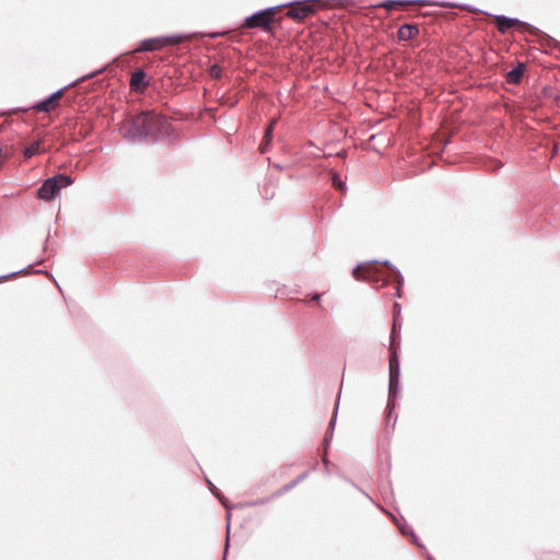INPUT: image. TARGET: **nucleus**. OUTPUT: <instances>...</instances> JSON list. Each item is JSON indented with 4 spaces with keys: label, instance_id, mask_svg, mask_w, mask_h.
I'll list each match as a JSON object with an SVG mask.
<instances>
[{
    "label": "nucleus",
    "instance_id": "nucleus-1",
    "mask_svg": "<svg viewBox=\"0 0 560 560\" xmlns=\"http://www.w3.org/2000/svg\"><path fill=\"white\" fill-rule=\"evenodd\" d=\"M120 131L131 142L147 141L154 144L171 137L174 129L165 116L155 112L143 110L127 119Z\"/></svg>",
    "mask_w": 560,
    "mask_h": 560
},
{
    "label": "nucleus",
    "instance_id": "nucleus-2",
    "mask_svg": "<svg viewBox=\"0 0 560 560\" xmlns=\"http://www.w3.org/2000/svg\"><path fill=\"white\" fill-rule=\"evenodd\" d=\"M352 276L357 280H365L375 287L393 283L396 289L395 296L401 298L404 277L400 270L387 259L362 262L353 268Z\"/></svg>",
    "mask_w": 560,
    "mask_h": 560
},
{
    "label": "nucleus",
    "instance_id": "nucleus-3",
    "mask_svg": "<svg viewBox=\"0 0 560 560\" xmlns=\"http://www.w3.org/2000/svg\"><path fill=\"white\" fill-rule=\"evenodd\" d=\"M491 16L495 19V21H497L495 27L502 34H505L509 30H511L515 26H521L524 32L538 37V39L540 40V43L542 45L549 46L552 48L560 47V43L558 40H556L553 37L548 35L547 33L540 31L539 28H537L536 26H534L527 22L521 21L517 18L508 16L504 14L491 15Z\"/></svg>",
    "mask_w": 560,
    "mask_h": 560
},
{
    "label": "nucleus",
    "instance_id": "nucleus-4",
    "mask_svg": "<svg viewBox=\"0 0 560 560\" xmlns=\"http://www.w3.org/2000/svg\"><path fill=\"white\" fill-rule=\"evenodd\" d=\"M278 11V5L257 10L244 19L243 26L248 30L259 28L266 33H272L275 23L280 22V19L277 18Z\"/></svg>",
    "mask_w": 560,
    "mask_h": 560
},
{
    "label": "nucleus",
    "instance_id": "nucleus-5",
    "mask_svg": "<svg viewBox=\"0 0 560 560\" xmlns=\"http://www.w3.org/2000/svg\"><path fill=\"white\" fill-rule=\"evenodd\" d=\"M104 68H100L97 70H94L88 74H84L74 81L70 82L69 84L60 88L59 90L52 92L50 95L46 96L45 98L37 101V114H50L51 112L56 110L60 104L61 101L65 97V92L70 86H74L80 82L85 81L86 79L94 78L96 74L102 73Z\"/></svg>",
    "mask_w": 560,
    "mask_h": 560
},
{
    "label": "nucleus",
    "instance_id": "nucleus-6",
    "mask_svg": "<svg viewBox=\"0 0 560 560\" xmlns=\"http://www.w3.org/2000/svg\"><path fill=\"white\" fill-rule=\"evenodd\" d=\"M73 184V178L66 173H57L46 178L37 188V198L46 201L54 200L59 196L60 190Z\"/></svg>",
    "mask_w": 560,
    "mask_h": 560
},
{
    "label": "nucleus",
    "instance_id": "nucleus-7",
    "mask_svg": "<svg viewBox=\"0 0 560 560\" xmlns=\"http://www.w3.org/2000/svg\"><path fill=\"white\" fill-rule=\"evenodd\" d=\"M186 38L185 34L162 35L149 37L140 40L135 49V52H153L161 50L165 46H175L180 44Z\"/></svg>",
    "mask_w": 560,
    "mask_h": 560
},
{
    "label": "nucleus",
    "instance_id": "nucleus-8",
    "mask_svg": "<svg viewBox=\"0 0 560 560\" xmlns=\"http://www.w3.org/2000/svg\"><path fill=\"white\" fill-rule=\"evenodd\" d=\"M410 3H421L425 5H436L441 8H448L451 5H454L450 1H435V0H384L383 2H380L378 4L374 5L375 8H384L387 10H393L397 5L400 4H410Z\"/></svg>",
    "mask_w": 560,
    "mask_h": 560
},
{
    "label": "nucleus",
    "instance_id": "nucleus-9",
    "mask_svg": "<svg viewBox=\"0 0 560 560\" xmlns=\"http://www.w3.org/2000/svg\"><path fill=\"white\" fill-rule=\"evenodd\" d=\"M400 374H388V398L386 405L387 419L396 408L395 399L399 394Z\"/></svg>",
    "mask_w": 560,
    "mask_h": 560
},
{
    "label": "nucleus",
    "instance_id": "nucleus-10",
    "mask_svg": "<svg viewBox=\"0 0 560 560\" xmlns=\"http://www.w3.org/2000/svg\"><path fill=\"white\" fill-rule=\"evenodd\" d=\"M149 80L143 69H137L132 72L130 78V89L133 92H143L149 86Z\"/></svg>",
    "mask_w": 560,
    "mask_h": 560
},
{
    "label": "nucleus",
    "instance_id": "nucleus-11",
    "mask_svg": "<svg viewBox=\"0 0 560 560\" xmlns=\"http://www.w3.org/2000/svg\"><path fill=\"white\" fill-rule=\"evenodd\" d=\"M420 34V28L417 24L413 23H405L399 26L397 31V38L400 42H406L413 39Z\"/></svg>",
    "mask_w": 560,
    "mask_h": 560
},
{
    "label": "nucleus",
    "instance_id": "nucleus-12",
    "mask_svg": "<svg viewBox=\"0 0 560 560\" xmlns=\"http://www.w3.org/2000/svg\"><path fill=\"white\" fill-rule=\"evenodd\" d=\"M338 407H339V398L337 399V402L335 405V409H334L331 419L329 421L327 431H326L325 436L323 439V451L325 453H328V450L330 447V443H331V440H332V436H334V431H335L336 420H337V415H338Z\"/></svg>",
    "mask_w": 560,
    "mask_h": 560
},
{
    "label": "nucleus",
    "instance_id": "nucleus-13",
    "mask_svg": "<svg viewBox=\"0 0 560 560\" xmlns=\"http://www.w3.org/2000/svg\"><path fill=\"white\" fill-rule=\"evenodd\" d=\"M526 66L524 62H518L515 67H513L511 70H509L505 74V80L510 84H520L524 73H525Z\"/></svg>",
    "mask_w": 560,
    "mask_h": 560
},
{
    "label": "nucleus",
    "instance_id": "nucleus-14",
    "mask_svg": "<svg viewBox=\"0 0 560 560\" xmlns=\"http://www.w3.org/2000/svg\"><path fill=\"white\" fill-rule=\"evenodd\" d=\"M400 374V361L397 346L389 347L388 374Z\"/></svg>",
    "mask_w": 560,
    "mask_h": 560
},
{
    "label": "nucleus",
    "instance_id": "nucleus-15",
    "mask_svg": "<svg viewBox=\"0 0 560 560\" xmlns=\"http://www.w3.org/2000/svg\"><path fill=\"white\" fill-rule=\"evenodd\" d=\"M400 330H401V324L399 323V319L393 318V325H392V330H390V335H389V347L397 346V349L399 348Z\"/></svg>",
    "mask_w": 560,
    "mask_h": 560
},
{
    "label": "nucleus",
    "instance_id": "nucleus-16",
    "mask_svg": "<svg viewBox=\"0 0 560 560\" xmlns=\"http://www.w3.org/2000/svg\"><path fill=\"white\" fill-rule=\"evenodd\" d=\"M210 492L222 503V505L230 511L232 509L230 501L209 480L206 479Z\"/></svg>",
    "mask_w": 560,
    "mask_h": 560
},
{
    "label": "nucleus",
    "instance_id": "nucleus-17",
    "mask_svg": "<svg viewBox=\"0 0 560 560\" xmlns=\"http://www.w3.org/2000/svg\"><path fill=\"white\" fill-rule=\"evenodd\" d=\"M35 262H31L28 264L25 268H22L20 270H16V271H12L8 275H3V276H0V282H2L3 280H8V279H11L18 275H22V273H34L35 272Z\"/></svg>",
    "mask_w": 560,
    "mask_h": 560
},
{
    "label": "nucleus",
    "instance_id": "nucleus-18",
    "mask_svg": "<svg viewBox=\"0 0 560 560\" xmlns=\"http://www.w3.org/2000/svg\"><path fill=\"white\" fill-rule=\"evenodd\" d=\"M92 133V126L90 124H83L79 128L74 129L75 140L80 141L88 138Z\"/></svg>",
    "mask_w": 560,
    "mask_h": 560
},
{
    "label": "nucleus",
    "instance_id": "nucleus-19",
    "mask_svg": "<svg viewBox=\"0 0 560 560\" xmlns=\"http://www.w3.org/2000/svg\"><path fill=\"white\" fill-rule=\"evenodd\" d=\"M330 180H331L332 187L336 190H339V191H342V192L347 190L346 183L341 179L340 175L337 172H331Z\"/></svg>",
    "mask_w": 560,
    "mask_h": 560
},
{
    "label": "nucleus",
    "instance_id": "nucleus-20",
    "mask_svg": "<svg viewBox=\"0 0 560 560\" xmlns=\"http://www.w3.org/2000/svg\"><path fill=\"white\" fill-rule=\"evenodd\" d=\"M272 500H276L275 497H272V493L268 497H265V498H260V499H256V500H252V501H246L243 503V506L245 508H255V506H259V505H262V504H267L269 502H271Z\"/></svg>",
    "mask_w": 560,
    "mask_h": 560
},
{
    "label": "nucleus",
    "instance_id": "nucleus-21",
    "mask_svg": "<svg viewBox=\"0 0 560 560\" xmlns=\"http://www.w3.org/2000/svg\"><path fill=\"white\" fill-rule=\"evenodd\" d=\"M277 124V119L271 120L264 130V138L267 140V145H270L273 138V129Z\"/></svg>",
    "mask_w": 560,
    "mask_h": 560
},
{
    "label": "nucleus",
    "instance_id": "nucleus-22",
    "mask_svg": "<svg viewBox=\"0 0 560 560\" xmlns=\"http://www.w3.org/2000/svg\"><path fill=\"white\" fill-rule=\"evenodd\" d=\"M296 486L295 483H293V480L290 481L289 483L282 486L280 489H278L277 491L272 492V497H275L276 499L280 498L281 495H283L284 493L291 491L292 489H294Z\"/></svg>",
    "mask_w": 560,
    "mask_h": 560
},
{
    "label": "nucleus",
    "instance_id": "nucleus-23",
    "mask_svg": "<svg viewBox=\"0 0 560 560\" xmlns=\"http://www.w3.org/2000/svg\"><path fill=\"white\" fill-rule=\"evenodd\" d=\"M454 5H451V8H460V9H465V10H468L470 12H477V13H483V14H487V12L485 11H481L480 9L471 5V4H467V3H463V4H459V3H455V2H452ZM450 9V7L447 8ZM488 15H490L488 13Z\"/></svg>",
    "mask_w": 560,
    "mask_h": 560
},
{
    "label": "nucleus",
    "instance_id": "nucleus-24",
    "mask_svg": "<svg viewBox=\"0 0 560 560\" xmlns=\"http://www.w3.org/2000/svg\"><path fill=\"white\" fill-rule=\"evenodd\" d=\"M209 74L211 75V78L215 79V80H220L222 78V68L219 63H213L210 68H209Z\"/></svg>",
    "mask_w": 560,
    "mask_h": 560
},
{
    "label": "nucleus",
    "instance_id": "nucleus-25",
    "mask_svg": "<svg viewBox=\"0 0 560 560\" xmlns=\"http://www.w3.org/2000/svg\"><path fill=\"white\" fill-rule=\"evenodd\" d=\"M401 520L402 524L398 522L396 523L399 528V532L401 533V535L410 537V529H412V527L409 524H407L404 517H401Z\"/></svg>",
    "mask_w": 560,
    "mask_h": 560
},
{
    "label": "nucleus",
    "instance_id": "nucleus-26",
    "mask_svg": "<svg viewBox=\"0 0 560 560\" xmlns=\"http://www.w3.org/2000/svg\"><path fill=\"white\" fill-rule=\"evenodd\" d=\"M410 539L413 545H416L419 549H422L427 552L425 546L422 544V541L417 536L413 529H410Z\"/></svg>",
    "mask_w": 560,
    "mask_h": 560
},
{
    "label": "nucleus",
    "instance_id": "nucleus-27",
    "mask_svg": "<svg viewBox=\"0 0 560 560\" xmlns=\"http://www.w3.org/2000/svg\"><path fill=\"white\" fill-rule=\"evenodd\" d=\"M230 517H231V514L229 513L228 514V524H226L228 537H226V540H225L223 560H226V555H228V550H229V546H230Z\"/></svg>",
    "mask_w": 560,
    "mask_h": 560
},
{
    "label": "nucleus",
    "instance_id": "nucleus-28",
    "mask_svg": "<svg viewBox=\"0 0 560 560\" xmlns=\"http://www.w3.org/2000/svg\"><path fill=\"white\" fill-rule=\"evenodd\" d=\"M24 155L26 159H31L35 155V142L28 144V147L24 151Z\"/></svg>",
    "mask_w": 560,
    "mask_h": 560
},
{
    "label": "nucleus",
    "instance_id": "nucleus-29",
    "mask_svg": "<svg viewBox=\"0 0 560 560\" xmlns=\"http://www.w3.org/2000/svg\"><path fill=\"white\" fill-rule=\"evenodd\" d=\"M308 475H310L308 470L300 474L296 478L293 479V483H295V486H298L299 483L304 481L308 477Z\"/></svg>",
    "mask_w": 560,
    "mask_h": 560
},
{
    "label": "nucleus",
    "instance_id": "nucleus-30",
    "mask_svg": "<svg viewBox=\"0 0 560 560\" xmlns=\"http://www.w3.org/2000/svg\"><path fill=\"white\" fill-rule=\"evenodd\" d=\"M269 164L272 165L273 168L278 171H283L290 167V164H281V163H271L270 158L268 159Z\"/></svg>",
    "mask_w": 560,
    "mask_h": 560
},
{
    "label": "nucleus",
    "instance_id": "nucleus-31",
    "mask_svg": "<svg viewBox=\"0 0 560 560\" xmlns=\"http://www.w3.org/2000/svg\"><path fill=\"white\" fill-rule=\"evenodd\" d=\"M341 478L345 481H347L348 483H350L353 488L359 490V487L353 481H351L349 478L343 477V476H341ZM360 492H362L370 501H372V498L366 492H364L362 489H360Z\"/></svg>",
    "mask_w": 560,
    "mask_h": 560
},
{
    "label": "nucleus",
    "instance_id": "nucleus-32",
    "mask_svg": "<svg viewBox=\"0 0 560 560\" xmlns=\"http://www.w3.org/2000/svg\"><path fill=\"white\" fill-rule=\"evenodd\" d=\"M393 312H394L393 318H398V316L400 315V312H401V305L398 302L394 303Z\"/></svg>",
    "mask_w": 560,
    "mask_h": 560
},
{
    "label": "nucleus",
    "instance_id": "nucleus-33",
    "mask_svg": "<svg viewBox=\"0 0 560 560\" xmlns=\"http://www.w3.org/2000/svg\"><path fill=\"white\" fill-rule=\"evenodd\" d=\"M42 262H43V259L37 258V267H39L42 265ZM36 273L37 275L45 273L47 277H51V275L48 271H45L40 268H37Z\"/></svg>",
    "mask_w": 560,
    "mask_h": 560
},
{
    "label": "nucleus",
    "instance_id": "nucleus-34",
    "mask_svg": "<svg viewBox=\"0 0 560 560\" xmlns=\"http://www.w3.org/2000/svg\"><path fill=\"white\" fill-rule=\"evenodd\" d=\"M322 462H323V464H324V466H325L326 468L331 464V462H330V460H329V458H328V453H325V452H324V454H323V456H322Z\"/></svg>",
    "mask_w": 560,
    "mask_h": 560
},
{
    "label": "nucleus",
    "instance_id": "nucleus-35",
    "mask_svg": "<svg viewBox=\"0 0 560 560\" xmlns=\"http://www.w3.org/2000/svg\"><path fill=\"white\" fill-rule=\"evenodd\" d=\"M269 147L270 145H267V140L264 138L261 143H260V152L261 153H265L269 150Z\"/></svg>",
    "mask_w": 560,
    "mask_h": 560
},
{
    "label": "nucleus",
    "instance_id": "nucleus-36",
    "mask_svg": "<svg viewBox=\"0 0 560 560\" xmlns=\"http://www.w3.org/2000/svg\"><path fill=\"white\" fill-rule=\"evenodd\" d=\"M322 295H323L322 293H313V295H312L311 300H312L313 302H319V301H320V299H322Z\"/></svg>",
    "mask_w": 560,
    "mask_h": 560
},
{
    "label": "nucleus",
    "instance_id": "nucleus-37",
    "mask_svg": "<svg viewBox=\"0 0 560 560\" xmlns=\"http://www.w3.org/2000/svg\"><path fill=\"white\" fill-rule=\"evenodd\" d=\"M36 145H37V154H39L40 151H44L45 148H40V140H39V136L37 135V142H36Z\"/></svg>",
    "mask_w": 560,
    "mask_h": 560
},
{
    "label": "nucleus",
    "instance_id": "nucleus-38",
    "mask_svg": "<svg viewBox=\"0 0 560 560\" xmlns=\"http://www.w3.org/2000/svg\"><path fill=\"white\" fill-rule=\"evenodd\" d=\"M425 559L427 560H435L434 557L431 553H429L428 551L425 552Z\"/></svg>",
    "mask_w": 560,
    "mask_h": 560
},
{
    "label": "nucleus",
    "instance_id": "nucleus-39",
    "mask_svg": "<svg viewBox=\"0 0 560 560\" xmlns=\"http://www.w3.org/2000/svg\"><path fill=\"white\" fill-rule=\"evenodd\" d=\"M221 34L220 33H212V34H209V37L211 38H217L219 37Z\"/></svg>",
    "mask_w": 560,
    "mask_h": 560
},
{
    "label": "nucleus",
    "instance_id": "nucleus-40",
    "mask_svg": "<svg viewBox=\"0 0 560 560\" xmlns=\"http://www.w3.org/2000/svg\"><path fill=\"white\" fill-rule=\"evenodd\" d=\"M316 469H317V463H315L314 465H312L311 470H313V471H314V470H316Z\"/></svg>",
    "mask_w": 560,
    "mask_h": 560
},
{
    "label": "nucleus",
    "instance_id": "nucleus-41",
    "mask_svg": "<svg viewBox=\"0 0 560 560\" xmlns=\"http://www.w3.org/2000/svg\"><path fill=\"white\" fill-rule=\"evenodd\" d=\"M396 421H397V416H395V418H394V422H396ZM394 425H395V423H393V427Z\"/></svg>",
    "mask_w": 560,
    "mask_h": 560
},
{
    "label": "nucleus",
    "instance_id": "nucleus-42",
    "mask_svg": "<svg viewBox=\"0 0 560 560\" xmlns=\"http://www.w3.org/2000/svg\"><path fill=\"white\" fill-rule=\"evenodd\" d=\"M0 116H2V114L0 113Z\"/></svg>",
    "mask_w": 560,
    "mask_h": 560
}]
</instances>
